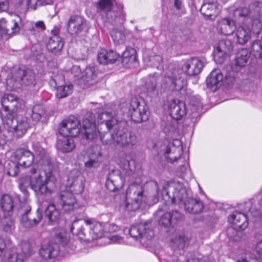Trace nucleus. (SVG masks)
I'll list each match as a JSON object with an SVG mask.
<instances>
[{"label":"nucleus","mask_w":262,"mask_h":262,"mask_svg":"<svg viewBox=\"0 0 262 262\" xmlns=\"http://www.w3.org/2000/svg\"><path fill=\"white\" fill-rule=\"evenodd\" d=\"M14 221L11 219L6 220L3 224V230L8 233H11L15 229Z\"/></svg>","instance_id":"nucleus-55"},{"label":"nucleus","mask_w":262,"mask_h":262,"mask_svg":"<svg viewBox=\"0 0 262 262\" xmlns=\"http://www.w3.org/2000/svg\"><path fill=\"white\" fill-rule=\"evenodd\" d=\"M89 26L87 21L78 15L71 16L67 23V30L69 34L79 35L88 32Z\"/></svg>","instance_id":"nucleus-12"},{"label":"nucleus","mask_w":262,"mask_h":262,"mask_svg":"<svg viewBox=\"0 0 262 262\" xmlns=\"http://www.w3.org/2000/svg\"><path fill=\"white\" fill-rule=\"evenodd\" d=\"M32 112L31 118L35 122L38 121L46 114L45 107L39 104L34 105L32 108Z\"/></svg>","instance_id":"nucleus-47"},{"label":"nucleus","mask_w":262,"mask_h":262,"mask_svg":"<svg viewBox=\"0 0 262 262\" xmlns=\"http://www.w3.org/2000/svg\"><path fill=\"white\" fill-rule=\"evenodd\" d=\"M217 3L209 1L204 2L200 9V12L207 18H211L212 16L215 17L219 12Z\"/></svg>","instance_id":"nucleus-33"},{"label":"nucleus","mask_w":262,"mask_h":262,"mask_svg":"<svg viewBox=\"0 0 262 262\" xmlns=\"http://www.w3.org/2000/svg\"><path fill=\"white\" fill-rule=\"evenodd\" d=\"M137 61L136 51L133 48L126 47L122 55V63L126 67H130Z\"/></svg>","instance_id":"nucleus-36"},{"label":"nucleus","mask_w":262,"mask_h":262,"mask_svg":"<svg viewBox=\"0 0 262 262\" xmlns=\"http://www.w3.org/2000/svg\"><path fill=\"white\" fill-rule=\"evenodd\" d=\"M9 6L8 0H0V12L7 11L9 8Z\"/></svg>","instance_id":"nucleus-64"},{"label":"nucleus","mask_w":262,"mask_h":262,"mask_svg":"<svg viewBox=\"0 0 262 262\" xmlns=\"http://www.w3.org/2000/svg\"><path fill=\"white\" fill-rule=\"evenodd\" d=\"M121 108L135 123H141L148 120L149 113L148 106L136 98L132 99L129 103H122Z\"/></svg>","instance_id":"nucleus-8"},{"label":"nucleus","mask_w":262,"mask_h":262,"mask_svg":"<svg viewBox=\"0 0 262 262\" xmlns=\"http://www.w3.org/2000/svg\"><path fill=\"white\" fill-rule=\"evenodd\" d=\"M234 226L233 227H229L227 230V234L230 241L237 242L241 239L242 232L238 231Z\"/></svg>","instance_id":"nucleus-50"},{"label":"nucleus","mask_w":262,"mask_h":262,"mask_svg":"<svg viewBox=\"0 0 262 262\" xmlns=\"http://www.w3.org/2000/svg\"><path fill=\"white\" fill-rule=\"evenodd\" d=\"M250 10L252 11L254 17H259L262 10V2L256 1L249 5Z\"/></svg>","instance_id":"nucleus-58"},{"label":"nucleus","mask_w":262,"mask_h":262,"mask_svg":"<svg viewBox=\"0 0 262 262\" xmlns=\"http://www.w3.org/2000/svg\"><path fill=\"white\" fill-rule=\"evenodd\" d=\"M54 238L56 242L51 241L41 246L39 253L42 258L49 259L55 258L59 253V247L56 242L64 245L68 242L65 233L61 232H55Z\"/></svg>","instance_id":"nucleus-10"},{"label":"nucleus","mask_w":262,"mask_h":262,"mask_svg":"<svg viewBox=\"0 0 262 262\" xmlns=\"http://www.w3.org/2000/svg\"><path fill=\"white\" fill-rule=\"evenodd\" d=\"M17 251L23 253L26 258L29 256L31 254L30 244L28 242L22 243L20 248H17Z\"/></svg>","instance_id":"nucleus-59"},{"label":"nucleus","mask_w":262,"mask_h":262,"mask_svg":"<svg viewBox=\"0 0 262 262\" xmlns=\"http://www.w3.org/2000/svg\"><path fill=\"white\" fill-rule=\"evenodd\" d=\"M59 32V28L55 26L51 31L52 35L50 37L47 44V49L53 53H56L61 51L63 47L62 39L58 35Z\"/></svg>","instance_id":"nucleus-25"},{"label":"nucleus","mask_w":262,"mask_h":262,"mask_svg":"<svg viewBox=\"0 0 262 262\" xmlns=\"http://www.w3.org/2000/svg\"><path fill=\"white\" fill-rule=\"evenodd\" d=\"M168 107L170 116L175 120L181 119L186 113L185 103L178 99L170 101Z\"/></svg>","instance_id":"nucleus-23"},{"label":"nucleus","mask_w":262,"mask_h":262,"mask_svg":"<svg viewBox=\"0 0 262 262\" xmlns=\"http://www.w3.org/2000/svg\"><path fill=\"white\" fill-rule=\"evenodd\" d=\"M8 262H24L26 258L24 254L17 251V248L12 247L6 252Z\"/></svg>","instance_id":"nucleus-41"},{"label":"nucleus","mask_w":262,"mask_h":262,"mask_svg":"<svg viewBox=\"0 0 262 262\" xmlns=\"http://www.w3.org/2000/svg\"><path fill=\"white\" fill-rule=\"evenodd\" d=\"M157 79L155 77H148L145 84V87L146 89L147 93H151L154 92L157 86Z\"/></svg>","instance_id":"nucleus-53"},{"label":"nucleus","mask_w":262,"mask_h":262,"mask_svg":"<svg viewBox=\"0 0 262 262\" xmlns=\"http://www.w3.org/2000/svg\"><path fill=\"white\" fill-rule=\"evenodd\" d=\"M74 193L66 190L60 191L57 195L58 202L64 212L69 213L77 206Z\"/></svg>","instance_id":"nucleus-15"},{"label":"nucleus","mask_w":262,"mask_h":262,"mask_svg":"<svg viewBox=\"0 0 262 262\" xmlns=\"http://www.w3.org/2000/svg\"><path fill=\"white\" fill-rule=\"evenodd\" d=\"M103 15L106 17L107 21L113 25H117L120 19L118 13L114 10L110 11Z\"/></svg>","instance_id":"nucleus-51"},{"label":"nucleus","mask_w":262,"mask_h":262,"mask_svg":"<svg viewBox=\"0 0 262 262\" xmlns=\"http://www.w3.org/2000/svg\"><path fill=\"white\" fill-rule=\"evenodd\" d=\"M14 160L18 162L21 167L31 166L34 161V155L29 149L25 148L17 149L14 153Z\"/></svg>","instance_id":"nucleus-19"},{"label":"nucleus","mask_w":262,"mask_h":262,"mask_svg":"<svg viewBox=\"0 0 262 262\" xmlns=\"http://www.w3.org/2000/svg\"><path fill=\"white\" fill-rule=\"evenodd\" d=\"M254 255L250 251H245L235 259V262H250V260L254 258Z\"/></svg>","instance_id":"nucleus-54"},{"label":"nucleus","mask_w":262,"mask_h":262,"mask_svg":"<svg viewBox=\"0 0 262 262\" xmlns=\"http://www.w3.org/2000/svg\"><path fill=\"white\" fill-rule=\"evenodd\" d=\"M162 187L161 198L167 205L181 203L184 204V202L189 198L186 188L181 183L167 182Z\"/></svg>","instance_id":"nucleus-5"},{"label":"nucleus","mask_w":262,"mask_h":262,"mask_svg":"<svg viewBox=\"0 0 262 262\" xmlns=\"http://www.w3.org/2000/svg\"><path fill=\"white\" fill-rule=\"evenodd\" d=\"M68 185L70 191L75 193H81L84 188V179L80 171L78 169H74L70 172L68 178Z\"/></svg>","instance_id":"nucleus-14"},{"label":"nucleus","mask_w":262,"mask_h":262,"mask_svg":"<svg viewBox=\"0 0 262 262\" xmlns=\"http://www.w3.org/2000/svg\"><path fill=\"white\" fill-rule=\"evenodd\" d=\"M204 67L203 63L196 57H192L186 61L181 69H173L166 73L162 84L166 89L180 91L184 85L182 75L194 76L199 74Z\"/></svg>","instance_id":"nucleus-2"},{"label":"nucleus","mask_w":262,"mask_h":262,"mask_svg":"<svg viewBox=\"0 0 262 262\" xmlns=\"http://www.w3.org/2000/svg\"><path fill=\"white\" fill-rule=\"evenodd\" d=\"M232 42L230 39H222L219 41L213 51L214 61L219 64L224 62L233 50Z\"/></svg>","instance_id":"nucleus-13"},{"label":"nucleus","mask_w":262,"mask_h":262,"mask_svg":"<svg viewBox=\"0 0 262 262\" xmlns=\"http://www.w3.org/2000/svg\"><path fill=\"white\" fill-rule=\"evenodd\" d=\"M184 206L186 211L192 214H199L202 212L204 206L200 199L189 198L184 202Z\"/></svg>","instance_id":"nucleus-31"},{"label":"nucleus","mask_w":262,"mask_h":262,"mask_svg":"<svg viewBox=\"0 0 262 262\" xmlns=\"http://www.w3.org/2000/svg\"><path fill=\"white\" fill-rule=\"evenodd\" d=\"M111 35L115 44L123 43L125 40V35L120 30L113 29L111 31Z\"/></svg>","instance_id":"nucleus-48"},{"label":"nucleus","mask_w":262,"mask_h":262,"mask_svg":"<svg viewBox=\"0 0 262 262\" xmlns=\"http://www.w3.org/2000/svg\"><path fill=\"white\" fill-rule=\"evenodd\" d=\"M236 35L237 37V42L238 44L244 45L251 38L252 34L243 26V25L238 28Z\"/></svg>","instance_id":"nucleus-43"},{"label":"nucleus","mask_w":262,"mask_h":262,"mask_svg":"<svg viewBox=\"0 0 262 262\" xmlns=\"http://www.w3.org/2000/svg\"><path fill=\"white\" fill-rule=\"evenodd\" d=\"M120 57V55L114 50L102 49L97 55V59L100 63L107 64L114 63Z\"/></svg>","instance_id":"nucleus-28"},{"label":"nucleus","mask_w":262,"mask_h":262,"mask_svg":"<svg viewBox=\"0 0 262 262\" xmlns=\"http://www.w3.org/2000/svg\"><path fill=\"white\" fill-rule=\"evenodd\" d=\"M186 239V238L185 235H181L176 239V243H178L179 248L183 249L185 247Z\"/></svg>","instance_id":"nucleus-63"},{"label":"nucleus","mask_w":262,"mask_h":262,"mask_svg":"<svg viewBox=\"0 0 262 262\" xmlns=\"http://www.w3.org/2000/svg\"><path fill=\"white\" fill-rule=\"evenodd\" d=\"M233 14L234 16L236 17L239 20L244 21V23H246L251 17H254L252 11L250 10L249 7L237 8L234 10Z\"/></svg>","instance_id":"nucleus-40"},{"label":"nucleus","mask_w":262,"mask_h":262,"mask_svg":"<svg viewBox=\"0 0 262 262\" xmlns=\"http://www.w3.org/2000/svg\"><path fill=\"white\" fill-rule=\"evenodd\" d=\"M32 148L34 150L35 154L42 158L46 154V150L43 148L38 142H33L32 143Z\"/></svg>","instance_id":"nucleus-60"},{"label":"nucleus","mask_w":262,"mask_h":262,"mask_svg":"<svg viewBox=\"0 0 262 262\" xmlns=\"http://www.w3.org/2000/svg\"><path fill=\"white\" fill-rule=\"evenodd\" d=\"M98 70L94 66H87L82 73L80 79L81 82L83 84V88H89L97 83Z\"/></svg>","instance_id":"nucleus-24"},{"label":"nucleus","mask_w":262,"mask_h":262,"mask_svg":"<svg viewBox=\"0 0 262 262\" xmlns=\"http://www.w3.org/2000/svg\"><path fill=\"white\" fill-rule=\"evenodd\" d=\"M5 126L16 138L22 137L29 127L27 118L12 112L6 115Z\"/></svg>","instance_id":"nucleus-9"},{"label":"nucleus","mask_w":262,"mask_h":262,"mask_svg":"<svg viewBox=\"0 0 262 262\" xmlns=\"http://www.w3.org/2000/svg\"><path fill=\"white\" fill-rule=\"evenodd\" d=\"M223 79V75L219 69L213 70L206 79V84L208 88L214 90L217 89L218 85Z\"/></svg>","instance_id":"nucleus-37"},{"label":"nucleus","mask_w":262,"mask_h":262,"mask_svg":"<svg viewBox=\"0 0 262 262\" xmlns=\"http://www.w3.org/2000/svg\"><path fill=\"white\" fill-rule=\"evenodd\" d=\"M189 104L190 110L193 113H199L203 108V104L201 102L200 98L196 96H192L190 98Z\"/></svg>","instance_id":"nucleus-49"},{"label":"nucleus","mask_w":262,"mask_h":262,"mask_svg":"<svg viewBox=\"0 0 262 262\" xmlns=\"http://www.w3.org/2000/svg\"><path fill=\"white\" fill-rule=\"evenodd\" d=\"M250 55L255 58L262 59V41L260 39H255L251 42L250 46Z\"/></svg>","instance_id":"nucleus-42"},{"label":"nucleus","mask_w":262,"mask_h":262,"mask_svg":"<svg viewBox=\"0 0 262 262\" xmlns=\"http://www.w3.org/2000/svg\"><path fill=\"white\" fill-rule=\"evenodd\" d=\"M80 122L77 118L72 117L61 122L58 133L63 137L59 139L57 146L62 152H71L75 147V143L72 137H76L80 133L83 135L82 128H80Z\"/></svg>","instance_id":"nucleus-4"},{"label":"nucleus","mask_w":262,"mask_h":262,"mask_svg":"<svg viewBox=\"0 0 262 262\" xmlns=\"http://www.w3.org/2000/svg\"><path fill=\"white\" fill-rule=\"evenodd\" d=\"M34 177H31L28 176L22 177L19 180V184L24 186H30L32 189L33 184V179Z\"/></svg>","instance_id":"nucleus-61"},{"label":"nucleus","mask_w":262,"mask_h":262,"mask_svg":"<svg viewBox=\"0 0 262 262\" xmlns=\"http://www.w3.org/2000/svg\"><path fill=\"white\" fill-rule=\"evenodd\" d=\"M20 167L17 161H9L6 166L7 174L11 177L16 176L19 172Z\"/></svg>","instance_id":"nucleus-45"},{"label":"nucleus","mask_w":262,"mask_h":262,"mask_svg":"<svg viewBox=\"0 0 262 262\" xmlns=\"http://www.w3.org/2000/svg\"><path fill=\"white\" fill-rule=\"evenodd\" d=\"M229 219L232 221L235 228L239 230H244L248 226L247 216L240 211H234L230 215Z\"/></svg>","instance_id":"nucleus-30"},{"label":"nucleus","mask_w":262,"mask_h":262,"mask_svg":"<svg viewBox=\"0 0 262 262\" xmlns=\"http://www.w3.org/2000/svg\"><path fill=\"white\" fill-rule=\"evenodd\" d=\"M7 84L13 89L20 86H34L36 83L35 74L33 70L25 66L15 68L11 77L7 80Z\"/></svg>","instance_id":"nucleus-7"},{"label":"nucleus","mask_w":262,"mask_h":262,"mask_svg":"<svg viewBox=\"0 0 262 262\" xmlns=\"http://www.w3.org/2000/svg\"><path fill=\"white\" fill-rule=\"evenodd\" d=\"M178 145L176 146L174 143H169L167 146L165 154L167 155H170V156H166L170 162H173L179 158H180L181 155L183 154L182 147L181 146V142L179 140L174 141Z\"/></svg>","instance_id":"nucleus-29"},{"label":"nucleus","mask_w":262,"mask_h":262,"mask_svg":"<svg viewBox=\"0 0 262 262\" xmlns=\"http://www.w3.org/2000/svg\"><path fill=\"white\" fill-rule=\"evenodd\" d=\"M0 207L5 217L11 216L14 208V201L12 198L8 194L3 195L1 200Z\"/></svg>","instance_id":"nucleus-35"},{"label":"nucleus","mask_w":262,"mask_h":262,"mask_svg":"<svg viewBox=\"0 0 262 262\" xmlns=\"http://www.w3.org/2000/svg\"><path fill=\"white\" fill-rule=\"evenodd\" d=\"M97 122L98 126H101L103 124H108V126H117L121 121H118L117 119L112 117V114L110 112L102 111L98 112Z\"/></svg>","instance_id":"nucleus-34"},{"label":"nucleus","mask_w":262,"mask_h":262,"mask_svg":"<svg viewBox=\"0 0 262 262\" xmlns=\"http://www.w3.org/2000/svg\"><path fill=\"white\" fill-rule=\"evenodd\" d=\"M35 214L36 217L34 213L28 216H22L20 219V224L26 229H30L36 226L42 218L41 210L38 208L36 211Z\"/></svg>","instance_id":"nucleus-27"},{"label":"nucleus","mask_w":262,"mask_h":262,"mask_svg":"<svg viewBox=\"0 0 262 262\" xmlns=\"http://www.w3.org/2000/svg\"><path fill=\"white\" fill-rule=\"evenodd\" d=\"M48 170H45V177L38 175L33 179L32 189L39 197H48L56 188L55 178L53 174L51 165Z\"/></svg>","instance_id":"nucleus-6"},{"label":"nucleus","mask_w":262,"mask_h":262,"mask_svg":"<svg viewBox=\"0 0 262 262\" xmlns=\"http://www.w3.org/2000/svg\"><path fill=\"white\" fill-rule=\"evenodd\" d=\"M123 178L119 170H113L108 174L105 183V187L110 191H116L123 185Z\"/></svg>","instance_id":"nucleus-22"},{"label":"nucleus","mask_w":262,"mask_h":262,"mask_svg":"<svg viewBox=\"0 0 262 262\" xmlns=\"http://www.w3.org/2000/svg\"><path fill=\"white\" fill-rule=\"evenodd\" d=\"M150 222L132 226L129 230L130 235L135 238H145L148 240L150 239L154 236L153 230L150 228Z\"/></svg>","instance_id":"nucleus-16"},{"label":"nucleus","mask_w":262,"mask_h":262,"mask_svg":"<svg viewBox=\"0 0 262 262\" xmlns=\"http://www.w3.org/2000/svg\"><path fill=\"white\" fill-rule=\"evenodd\" d=\"M21 21V18L17 15L8 23L5 18H2L0 20V39L4 34L11 35L18 32Z\"/></svg>","instance_id":"nucleus-17"},{"label":"nucleus","mask_w":262,"mask_h":262,"mask_svg":"<svg viewBox=\"0 0 262 262\" xmlns=\"http://www.w3.org/2000/svg\"><path fill=\"white\" fill-rule=\"evenodd\" d=\"M243 26L252 35L257 36L262 30V22L258 17H253L244 23Z\"/></svg>","instance_id":"nucleus-32"},{"label":"nucleus","mask_w":262,"mask_h":262,"mask_svg":"<svg viewBox=\"0 0 262 262\" xmlns=\"http://www.w3.org/2000/svg\"><path fill=\"white\" fill-rule=\"evenodd\" d=\"M158 213L160 215L158 220L159 225L165 228L173 226L183 219V215L177 210H172L162 214L159 211Z\"/></svg>","instance_id":"nucleus-18"},{"label":"nucleus","mask_w":262,"mask_h":262,"mask_svg":"<svg viewBox=\"0 0 262 262\" xmlns=\"http://www.w3.org/2000/svg\"><path fill=\"white\" fill-rule=\"evenodd\" d=\"M60 212L53 204H49L45 211V216L53 224L56 223L60 217Z\"/></svg>","instance_id":"nucleus-39"},{"label":"nucleus","mask_w":262,"mask_h":262,"mask_svg":"<svg viewBox=\"0 0 262 262\" xmlns=\"http://www.w3.org/2000/svg\"><path fill=\"white\" fill-rule=\"evenodd\" d=\"M86 222L89 223L90 230L86 232V235L81 234L82 238L93 241L103 236L104 228L101 223L93 219L86 220Z\"/></svg>","instance_id":"nucleus-20"},{"label":"nucleus","mask_w":262,"mask_h":262,"mask_svg":"<svg viewBox=\"0 0 262 262\" xmlns=\"http://www.w3.org/2000/svg\"><path fill=\"white\" fill-rule=\"evenodd\" d=\"M90 230L89 223L86 222V220H76L71 225L70 231L73 234L76 235L78 238L84 241H91V239H87L82 238L81 234L86 235V232Z\"/></svg>","instance_id":"nucleus-26"},{"label":"nucleus","mask_w":262,"mask_h":262,"mask_svg":"<svg viewBox=\"0 0 262 262\" xmlns=\"http://www.w3.org/2000/svg\"><path fill=\"white\" fill-rule=\"evenodd\" d=\"M250 57V53L248 49H239L236 54L234 60L232 62L231 70L235 72L240 71L247 65Z\"/></svg>","instance_id":"nucleus-21"},{"label":"nucleus","mask_w":262,"mask_h":262,"mask_svg":"<svg viewBox=\"0 0 262 262\" xmlns=\"http://www.w3.org/2000/svg\"><path fill=\"white\" fill-rule=\"evenodd\" d=\"M122 168L126 170V173H127L128 175H130L132 174V170L130 167V162L128 160H124L122 162Z\"/></svg>","instance_id":"nucleus-62"},{"label":"nucleus","mask_w":262,"mask_h":262,"mask_svg":"<svg viewBox=\"0 0 262 262\" xmlns=\"http://www.w3.org/2000/svg\"><path fill=\"white\" fill-rule=\"evenodd\" d=\"M221 33L225 35L232 34L236 30L234 21L230 18H225L220 23Z\"/></svg>","instance_id":"nucleus-38"},{"label":"nucleus","mask_w":262,"mask_h":262,"mask_svg":"<svg viewBox=\"0 0 262 262\" xmlns=\"http://www.w3.org/2000/svg\"><path fill=\"white\" fill-rule=\"evenodd\" d=\"M4 103H8L15 108L17 107L18 100L17 97L14 94H8L6 97H4L3 99Z\"/></svg>","instance_id":"nucleus-57"},{"label":"nucleus","mask_w":262,"mask_h":262,"mask_svg":"<svg viewBox=\"0 0 262 262\" xmlns=\"http://www.w3.org/2000/svg\"><path fill=\"white\" fill-rule=\"evenodd\" d=\"M116 146L123 148H133L136 145L137 138L136 134L129 130L124 122L117 125Z\"/></svg>","instance_id":"nucleus-11"},{"label":"nucleus","mask_w":262,"mask_h":262,"mask_svg":"<svg viewBox=\"0 0 262 262\" xmlns=\"http://www.w3.org/2000/svg\"><path fill=\"white\" fill-rule=\"evenodd\" d=\"M73 85L72 84L67 85L62 84L55 89L56 90V96L57 98L61 99L67 97L71 94Z\"/></svg>","instance_id":"nucleus-46"},{"label":"nucleus","mask_w":262,"mask_h":262,"mask_svg":"<svg viewBox=\"0 0 262 262\" xmlns=\"http://www.w3.org/2000/svg\"><path fill=\"white\" fill-rule=\"evenodd\" d=\"M113 1L112 0H102L100 1L99 5L101 12L103 15L106 12L112 10Z\"/></svg>","instance_id":"nucleus-52"},{"label":"nucleus","mask_w":262,"mask_h":262,"mask_svg":"<svg viewBox=\"0 0 262 262\" xmlns=\"http://www.w3.org/2000/svg\"><path fill=\"white\" fill-rule=\"evenodd\" d=\"M20 217L33 214L31 206L27 203L20 204L18 209Z\"/></svg>","instance_id":"nucleus-56"},{"label":"nucleus","mask_w":262,"mask_h":262,"mask_svg":"<svg viewBox=\"0 0 262 262\" xmlns=\"http://www.w3.org/2000/svg\"><path fill=\"white\" fill-rule=\"evenodd\" d=\"M160 195L158 183L154 180L146 182L144 186L137 183L130 184L126 191V197L131 202H127L125 207L128 211H136L143 203L153 205L159 201Z\"/></svg>","instance_id":"nucleus-1"},{"label":"nucleus","mask_w":262,"mask_h":262,"mask_svg":"<svg viewBox=\"0 0 262 262\" xmlns=\"http://www.w3.org/2000/svg\"><path fill=\"white\" fill-rule=\"evenodd\" d=\"M108 124H103L96 128L95 116L91 112H88L83 120V138L89 141H93L99 135L101 142L103 145L112 147L116 146L117 126H108Z\"/></svg>","instance_id":"nucleus-3"},{"label":"nucleus","mask_w":262,"mask_h":262,"mask_svg":"<svg viewBox=\"0 0 262 262\" xmlns=\"http://www.w3.org/2000/svg\"><path fill=\"white\" fill-rule=\"evenodd\" d=\"M64 81V77L62 74L52 73L49 84L51 87L54 89L63 84Z\"/></svg>","instance_id":"nucleus-44"}]
</instances>
